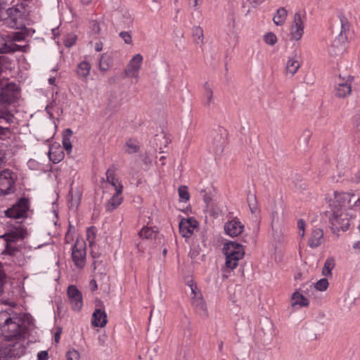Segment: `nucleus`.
<instances>
[{
    "label": "nucleus",
    "instance_id": "nucleus-1",
    "mask_svg": "<svg viewBox=\"0 0 360 360\" xmlns=\"http://www.w3.org/2000/svg\"><path fill=\"white\" fill-rule=\"evenodd\" d=\"M20 96V89L13 82L0 78V119L8 123L13 122V115L8 110V106L14 103Z\"/></svg>",
    "mask_w": 360,
    "mask_h": 360
},
{
    "label": "nucleus",
    "instance_id": "nucleus-2",
    "mask_svg": "<svg viewBox=\"0 0 360 360\" xmlns=\"http://www.w3.org/2000/svg\"><path fill=\"white\" fill-rule=\"evenodd\" d=\"M223 252L226 256V268L231 270L238 266V261L243 259L245 255L243 246L235 242L225 243Z\"/></svg>",
    "mask_w": 360,
    "mask_h": 360
},
{
    "label": "nucleus",
    "instance_id": "nucleus-3",
    "mask_svg": "<svg viewBox=\"0 0 360 360\" xmlns=\"http://www.w3.org/2000/svg\"><path fill=\"white\" fill-rule=\"evenodd\" d=\"M21 13L17 8H6V4L0 1V21H4L8 27L19 29L21 24L18 22Z\"/></svg>",
    "mask_w": 360,
    "mask_h": 360
},
{
    "label": "nucleus",
    "instance_id": "nucleus-4",
    "mask_svg": "<svg viewBox=\"0 0 360 360\" xmlns=\"http://www.w3.org/2000/svg\"><path fill=\"white\" fill-rule=\"evenodd\" d=\"M21 322L22 321L18 318L11 319V321L2 328L3 332L6 333V337L8 339L24 338L27 328Z\"/></svg>",
    "mask_w": 360,
    "mask_h": 360
},
{
    "label": "nucleus",
    "instance_id": "nucleus-5",
    "mask_svg": "<svg viewBox=\"0 0 360 360\" xmlns=\"http://www.w3.org/2000/svg\"><path fill=\"white\" fill-rule=\"evenodd\" d=\"M27 235V231L22 226H15L12 230L8 233H5L0 236V238H4L7 243L6 247V252L9 255H14L17 251L15 248L11 247L9 243L15 242L20 239H23Z\"/></svg>",
    "mask_w": 360,
    "mask_h": 360
},
{
    "label": "nucleus",
    "instance_id": "nucleus-6",
    "mask_svg": "<svg viewBox=\"0 0 360 360\" xmlns=\"http://www.w3.org/2000/svg\"><path fill=\"white\" fill-rule=\"evenodd\" d=\"M86 243L82 239H77L72 248V258L75 266L82 269L86 264Z\"/></svg>",
    "mask_w": 360,
    "mask_h": 360
},
{
    "label": "nucleus",
    "instance_id": "nucleus-7",
    "mask_svg": "<svg viewBox=\"0 0 360 360\" xmlns=\"http://www.w3.org/2000/svg\"><path fill=\"white\" fill-rule=\"evenodd\" d=\"M305 20V13H302L301 12L295 13L290 29V35L294 40L299 41L302 39L304 34Z\"/></svg>",
    "mask_w": 360,
    "mask_h": 360
},
{
    "label": "nucleus",
    "instance_id": "nucleus-8",
    "mask_svg": "<svg viewBox=\"0 0 360 360\" xmlns=\"http://www.w3.org/2000/svg\"><path fill=\"white\" fill-rule=\"evenodd\" d=\"M29 209V200L27 198H21L12 207L8 209L6 212V216L13 219H20L26 217L27 212Z\"/></svg>",
    "mask_w": 360,
    "mask_h": 360
},
{
    "label": "nucleus",
    "instance_id": "nucleus-9",
    "mask_svg": "<svg viewBox=\"0 0 360 360\" xmlns=\"http://www.w3.org/2000/svg\"><path fill=\"white\" fill-rule=\"evenodd\" d=\"M143 58L140 53L134 55L124 70L126 77L138 79Z\"/></svg>",
    "mask_w": 360,
    "mask_h": 360
},
{
    "label": "nucleus",
    "instance_id": "nucleus-10",
    "mask_svg": "<svg viewBox=\"0 0 360 360\" xmlns=\"http://www.w3.org/2000/svg\"><path fill=\"white\" fill-rule=\"evenodd\" d=\"M69 307L75 311H80L83 307L82 292L75 285H69Z\"/></svg>",
    "mask_w": 360,
    "mask_h": 360
},
{
    "label": "nucleus",
    "instance_id": "nucleus-11",
    "mask_svg": "<svg viewBox=\"0 0 360 360\" xmlns=\"http://www.w3.org/2000/svg\"><path fill=\"white\" fill-rule=\"evenodd\" d=\"M14 179L12 172L4 169L0 172V195H5L13 191Z\"/></svg>",
    "mask_w": 360,
    "mask_h": 360
},
{
    "label": "nucleus",
    "instance_id": "nucleus-12",
    "mask_svg": "<svg viewBox=\"0 0 360 360\" xmlns=\"http://www.w3.org/2000/svg\"><path fill=\"white\" fill-rule=\"evenodd\" d=\"M198 226V222L193 217L183 218L179 225V233L184 238H190Z\"/></svg>",
    "mask_w": 360,
    "mask_h": 360
},
{
    "label": "nucleus",
    "instance_id": "nucleus-13",
    "mask_svg": "<svg viewBox=\"0 0 360 360\" xmlns=\"http://www.w3.org/2000/svg\"><path fill=\"white\" fill-rule=\"evenodd\" d=\"M352 79L349 77L347 79L340 77L336 82L335 96L340 98L349 96L352 91Z\"/></svg>",
    "mask_w": 360,
    "mask_h": 360
},
{
    "label": "nucleus",
    "instance_id": "nucleus-14",
    "mask_svg": "<svg viewBox=\"0 0 360 360\" xmlns=\"http://www.w3.org/2000/svg\"><path fill=\"white\" fill-rule=\"evenodd\" d=\"M347 44L348 41L335 37L328 48L329 55L333 58L341 56L346 51Z\"/></svg>",
    "mask_w": 360,
    "mask_h": 360
},
{
    "label": "nucleus",
    "instance_id": "nucleus-15",
    "mask_svg": "<svg viewBox=\"0 0 360 360\" xmlns=\"http://www.w3.org/2000/svg\"><path fill=\"white\" fill-rule=\"evenodd\" d=\"M26 46L15 43L9 44L6 35H0V53H11L15 51H26Z\"/></svg>",
    "mask_w": 360,
    "mask_h": 360
},
{
    "label": "nucleus",
    "instance_id": "nucleus-16",
    "mask_svg": "<svg viewBox=\"0 0 360 360\" xmlns=\"http://www.w3.org/2000/svg\"><path fill=\"white\" fill-rule=\"evenodd\" d=\"M244 229L243 224L237 219L226 222L224 225L225 233L231 237L240 235Z\"/></svg>",
    "mask_w": 360,
    "mask_h": 360
},
{
    "label": "nucleus",
    "instance_id": "nucleus-17",
    "mask_svg": "<svg viewBox=\"0 0 360 360\" xmlns=\"http://www.w3.org/2000/svg\"><path fill=\"white\" fill-rule=\"evenodd\" d=\"M108 322L107 314L104 309H96L92 314L91 325L94 327L103 328Z\"/></svg>",
    "mask_w": 360,
    "mask_h": 360
},
{
    "label": "nucleus",
    "instance_id": "nucleus-18",
    "mask_svg": "<svg viewBox=\"0 0 360 360\" xmlns=\"http://www.w3.org/2000/svg\"><path fill=\"white\" fill-rule=\"evenodd\" d=\"M107 182L111 185L115 192L123 193V186L112 168H109L105 173Z\"/></svg>",
    "mask_w": 360,
    "mask_h": 360
},
{
    "label": "nucleus",
    "instance_id": "nucleus-19",
    "mask_svg": "<svg viewBox=\"0 0 360 360\" xmlns=\"http://www.w3.org/2000/svg\"><path fill=\"white\" fill-rule=\"evenodd\" d=\"M300 58L298 56L295 55L288 57L285 65V74H290L291 76L294 75L300 68Z\"/></svg>",
    "mask_w": 360,
    "mask_h": 360
},
{
    "label": "nucleus",
    "instance_id": "nucleus-20",
    "mask_svg": "<svg viewBox=\"0 0 360 360\" xmlns=\"http://www.w3.org/2000/svg\"><path fill=\"white\" fill-rule=\"evenodd\" d=\"M122 194V193L115 192L111 198L108 200L105 204L106 212H111L116 210L121 205L123 201Z\"/></svg>",
    "mask_w": 360,
    "mask_h": 360
},
{
    "label": "nucleus",
    "instance_id": "nucleus-21",
    "mask_svg": "<svg viewBox=\"0 0 360 360\" xmlns=\"http://www.w3.org/2000/svg\"><path fill=\"white\" fill-rule=\"evenodd\" d=\"M323 241V231L321 229H314L311 233L308 244L312 248L319 247Z\"/></svg>",
    "mask_w": 360,
    "mask_h": 360
},
{
    "label": "nucleus",
    "instance_id": "nucleus-22",
    "mask_svg": "<svg viewBox=\"0 0 360 360\" xmlns=\"http://www.w3.org/2000/svg\"><path fill=\"white\" fill-rule=\"evenodd\" d=\"M339 18L341 24V29L340 34L337 37L340 38V39H342V40L348 41V33L350 29V23L348 19L343 15H340Z\"/></svg>",
    "mask_w": 360,
    "mask_h": 360
},
{
    "label": "nucleus",
    "instance_id": "nucleus-23",
    "mask_svg": "<svg viewBox=\"0 0 360 360\" xmlns=\"http://www.w3.org/2000/svg\"><path fill=\"white\" fill-rule=\"evenodd\" d=\"M191 304L198 313L202 314L206 312V304L202 298V294L192 296Z\"/></svg>",
    "mask_w": 360,
    "mask_h": 360
},
{
    "label": "nucleus",
    "instance_id": "nucleus-24",
    "mask_svg": "<svg viewBox=\"0 0 360 360\" xmlns=\"http://www.w3.org/2000/svg\"><path fill=\"white\" fill-rule=\"evenodd\" d=\"M112 65V56L111 53H104L101 55L99 63L98 68L99 70L102 72L108 71L110 67Z\"/></svg>",
    "mask_w": 360,
    "mask_h": 360
},
{
    "label": "nucleus",
    "instance_id": "nucleus-25",
    "mask_svg": "<svg viewBox=\"0 0 360 360\" xmlns=\"http://www.w3.org/2000/svg\"><path fill=\"white\" fill-rule=\"evenodd\" d=\"M309 302L303 295L299 292H295L291 297V305L293 307H308Z\"/></svg>",
    "mask_w": 360,
    "mask_h": 360
},
{
    "label": "nucleus",
    "instance_id": "nucleus-26",
    "mask_svg": "<svg viewBox=\"0 0 360 360\" xmlns=\"http://www.w3.org/2000/svg\"><path fill=\"white\" fill-rule=\"evenodd\" d=\"M288 11L284 7L279 8L273 18L276 25H283L287 19Z\"/></svg>",
    "mask_w": 360,
    "mask_h": 360
},
{
    "label": "nucleus",
    "instance_id": "nucleus-27",
    "mask_svg": "<svg viewBox=\"0 0 360 360\" xmlns=\"http://www.w3.org/2000/svg\"><path fill=\"white\" fill-rule=\"evenodd\" d=\"M49 159L54 163L60 162L64 158V153L60 148L51 146L49 151Z\"/></svg>",
    "mask_w": 360,
    "mask_h": 360
},
{
    "label": "nucleus",
    "instance_id": "nucleus-28",
    "mask_svg": "<svg viewBox=\"0 0 360 360\" xmlns=\"http://www.w3.org/2000/svg\"><path fill=\"white\" fill-rule=\"evenodd\" d=\"M82 191L80 187L76 188L75 190L72 188L70 203L72 207H77L80 203Z\"/></svg>",
    "mask_w": 360,
    "mask_h": 360
},
{
    "label": "nucleus",
    "instance_id": "nucleus-29",
    "mask_svg": "<svg viewBox=\"0 0 360 360\" xmlns=\"http://www.w3.org/2000/svg\"><path fill=\"white\" fill-rule=\"evenodd\" d=\"M335 259L333 257H328L324 263V266L322 269V274L324 276H331L332 270L335 268Z\"/></svg>",
    "mask_w": 360,
    "mask_h": 360
},
{
    "label": "nucleus",
    "instance_id": "nucleus-30",
    "mask_svg": "<svg viewBox=\"0 0 360 360\" xmlns=\"http://www.w3.org/2000/svg\"><path fill=\"white\" fill-rule=\"evenodd\" d=\"M91 65L89 63L86 61L81 62L77 67V75L81 78H86L89 75Z\"/></svg>",
    "mask_w": 360,
    "mask_h": 360
},
{
    "label": "nucleus",
    "instance_id": "nucleus-31",
    "mask_svg": "<svg viewBox=\"0 0 360 360\" xmlns=\"http://www.w3.org/2000/svg\"><path fill=\"white\" fill-rule=\"evenodd\" d=\"M139 149V142L136 140L129 139L124 145V151L129 154L135 153Z\"/></svg>",
    "mask_w": 360,
    "mask_h": 360
},
{
    "label": "nucleus",
    "instance_id": "nucleus-32",
    "mask_svg": "<svg viewBox=\"0 0 360 360\" xmlns=\"http://www.w3.org/2000/svg\"><path fill=\"white\" fill-rule=\"evenodd\" d=\"M140 238L151 239L155 236V231L151 227L144 226L139 233Z\"/></svg>",
    "mask_w": 360,
    "mask_h": 360
},
{
    "label": "nucleus",
    "instance_id": "nucleus-33",
    "mask_svg": "<svg viewBox=\"0 0 360 360\" xmlns=\"http://www.w3.org/2000/svg\"><path fill=\"white\" fill-rule=\"evenodd\" d=\"M96 231L97 230L94 226L89 227L86 229V240L88 241L89 245L91 248H92L95 244Z\"/></svg>",
    "mask_w": 360,
    "mask_h": 360
},
{
    "label": "nucleus",
    "instance_id": "nucleus-34",
    "mask_svg": "<svg viewBox=\"0 0 360 360\" xmlns=\"http://www.w3.org/2000/svg\"><path fill=\"white\" fill-rule=\"evenodd\" d=\"M179 198L181 201L186 202L190 199V194L188 191V187L186 186H180L178 189Z\"/></svg>",
    "mask_w": 360,
    "mask_h": 360
},
{
    "label": "nucleus",
    "instance_id": "nucleus-35",
    "mask_svg": "<svg viewBox=\"0 0 360 360\" xmlns=\"http://www.w3.org/2000/svg\"><path fill=\"white\" fill-rule=\"evenodd\" d=\"M9 44L14 43V41H20L25 37V34L22 32H14L11 34L6 35Z\"/></svg>",
    "mask_w": 360,
    "mask_h": 360
},
{
    "label": "nucleus",
    "instance_id": "nucleus-36",
    "mask_svg": "<svg viewBox=\"0 0 360 360\" xmlns=\"http://www.w3.org/2000/svg\"><path fill=\"white\" fill-rule=\"evenodd\" d=\"M203 99L206 105H210L213 101V92L209 86L205 88Z\"/></svg>",
    "mask_w": 360,
    "mask_h": 360
},
{
    "label": "nucleus",
    "instance_id": "nucleus-37",
    "mask_svg": "<svg viewBox=\"0 0 360 360\" xmlns=\"http://www.w3.org/2000/svg\"><path fill=\"white\" fill-rule=\"evenodd\" d=\"M264 41L266 44L274 46L277 42L278 39L274 33L269 32L264 36Z\"/></svg>",
    "mask_w": 360,
    "mask_h": 360
},
{
    "label": "nucleus",
    "instance_id": "nucleus-38",
    "mask_svg": "<svg viewBox=\"0 0 360 360\" xmlns=\"http://www.w3.org/2000/svg\"><path fill=\"white\" fill-rule=\"evenodd\" d=\"M11 317L9 314L6 311H0V327L4 328L5 325H6L11 320Z\"/></svg>",
    "mask_w": 360,
    "mask_h": 360
},
{
    "label": "nucleus",
    "instance_id": "nucleus-39",
    "mask_svg": "<svg viewBox=\"0 0 360 360\" xmlns=\"http://www.w3.org/2000/svg\"><path fill=\"white\" fill-rule=\"evenodd\" d=\"M329 283L327 278H321L315 283V288L319 291H325L328 288Z\"/></svg>",
    "mask_w": 360,
    "mask_h": 360
},
{
    "label": "nucleus",
    "instance_id": "nucleus-40",
    "mask_svg": "<svg viewBox=\"0 0 360 360\" xmlns=\"http://www.w3.org/2000/svg\"><path fill=\"white\" fill-rule=\"evenodd\" d=\"M89 29L92 34H99L101 32V25L98 21L92 20L89 22Z\"/></svg>",
    "mask_w": 360,
    "mask_h": 360
},
{
    "label": "nucleus",
    "instance_id": "nucleus-41",
    "mask_svg": "<svg viewBox=\"0 0 360 360\" xmlns=\"http://www.w3.org/2000/svg\"><path fill=\"white\" fill-rule=\"evenodd\" d=\"M193 35L195 37L197 43H202L203 41V31L201 27H197L193 30Z\"/></svg>",
    "mask_w": 360,
    "mask_h": 360
},
{
    "label": "nucleus",
    "instance_id": "nucleus-42",
    "mask_svg": "<svg viewBox=\"0 0 360 360\" xmlns=\"http://www.w3.org/2000/svg\"><path fill=\"white\" fill-rule=\"evenodd\" d=\"M6 274L2 269V265L0 263V295L4 292V284L6 283Z\"/></svg>",
    "mask_w": 360,
    "mask_h": 360
},
{
    "label": "nucleus",
    "instance_id": "nucleus-43",
    "mask_svg": "<svg viewBox=\"0 0 360 360\" xmlns=\"http://www.w3.org/2000/svg\"><path fill=\"white\" fill-rule=\"evenodd\" d=\"M202 199L205 204L207 205V207H209L210 203L212 201V194L210 192H207L205 190H203L201 191Z\"/></svg>",
    "mask_w": 360,
    "mask_h": 360
},
{
    "label": "nucleus",
    "instance_id": "nucleus-44",
    "mask_svg": "<svg viewBox=\"0 0 360 360\" xmlns=\"http://www.w3.org/2000/svg\"><path fill=\"white\" fill-rule=\"evenodd\" d=\"M305 226H306V224H305V221L300 219L297 221V228H298V230H299V235L301 236V237H304V234H305Z\"/></svg>",
    "mask_w": 360,
    "mask_h": 360
},
{
    "label": "nucleus",
    "instance_id": "nucleus-45",
    "mask_svg": "<svg viewBox=\"0 0 360 360\" xmlns=\"http://www.w3.org/2000/svg\"><path fill=\"white\" fill-rule=\"evenodd\" d=\"M120 37L124 40V41L127 44H131L132 43L131 35L128 32H121L120 33Z\"/></svg>",
    "mask_w": 360,
    "mask_h": 360
},
{
    "label": "nucleus",
    "instance_id": "nucleus-46",
    "mask_svg": "<svg viewBox=\"0 0 360 360\" xmlns=\"http://www.w3.org/2000/svg\"><path fill=\"white\" fill-rule=\"evenodd\" d=\"M69 360H81V357L77 351L69 350Z\"/></svg>",
    "mask_w": 360,
    "mask_h": 360
},
{
    "label": "nucleus",
    "instance_id": "nucleus-47",
    "mask_svg": "<svg viewBox=\"0 0 360 360\" xmlns=\"http://www.w3.org/2000/svg\"><path fill=\"white\" fill-rule=\"evenodd\" d=\"M189 287L191 291V297L197 295L198 294H201L200 291L198 290L196 283L192 282L189 284Z\"/></svg>",
    "mask_w": 360,
    "mask_h": 360
},
{
    "label": "nucleus",
    "instance_id": "nucleus-48",
    "mask_svg": "<svg viewBox=\"0 0 360 360\" xmlns=\"http://www.w3.org/2000/svg\"><path fill=\"white\" fill-rule=\"evenodd\" d=\"M37 358L38 360H48V352L46 351L40 352L38 353Z\"/></svg>",
    "mask_w": 360,
    "mask_h": 360
},
{
    "label": "nucleus",
    "instance_id": "nucleus-49",
    "mask_svg": "<svg viewBox=\"0 0 360 360\" xmlns=\"http://www.w3.org/2000/svg\"><path fill=\"white\" fill-rule=\"evenodd\" d=\"M66 133H68V129L64 131L63 145L65 150L68 151V135L65 134Z\"/></svg>",
    "mask_w": 360,
    "mask_h": 360
},
{
    "label": "nucleus",
    "instance_id": "nucleus-50",
    "mask_svg": "<svg viewBox=\"0 0 360 360\" xmlns=\"http://www.w3.org/2000/svg\"><path fill=\"white\" fill-rule=\"evenodd\" d=\"M265 1L266 0H249V2L252 7L255 8L259 5L262 4V3H264Z\"/></svg>",
    "mask_w": 360,
    "mask_h": 360
},
{
    "label": "nucleus",
    "instance_id": "nucleus-51",
    "mask_svg": "<svg viewBox=\"0 0 360 360\" xmlns=\"http://www.w3.org/2000/svg\"><path fill=\"white\" fill-rule=\"evenodd\" d=\"M352 248L356 253H360V240L355 241L352 245Z\"/></svg>",
    "mask_w": 360,
    "mask_h": 360
},
{
    "label": "nucleus",
    "instance_id": "nucleus-52",
    "mask_svg": "<svg viewBox=\"0 0 360 360\" xmlns=\"http://www.w3.org/2000/svg\"><path fill=\"white\" fill-rule=\"evenodd\" d=\"M77 39V37L75 34H69V47H70L75 43Z\"/></svg>",
    "mask_w": 360,
    "mask_h": 360
},
{
    "label": "nucleus",
    "instance_id": "nucleus-53",
    "mask_svg": "<svg viewBox=\"0 0 360 360\" xmlns=\"http://www.w3.org/2000/svg\"><path fill=\"white\" fill-rule=\"evenodd\" d=\"M94 49L96 51H101L103 49V43L101 41H97L95 43Z\"/></svg>",
    "mask_w": 360,
    "mask_h": 360
},
{
    "label": "nucleus",
    "instance_id": "nucleus-54",
    "mask_svg": "<svg viewBox=\"0 0 360 360\" xmlns=\"http://www.w3.org/2000/svg\"><path fill=\"white\" fill-rule=\"evenodd\" d=\"M7 58L4 56H0V72L2 71L4 66L6 64Z\"/></svg>",
    "mask_w": 360,
    "mask_h": 360
},
{
    "label": "nucleus",
    "instance_id": "nucleus-55",
    "mask_svg": "<svg viewBox=\"0 0 360 360\" xmlns=\"http://www.w3.org/2000/svg\"><path fill=\"white\" fill-rule=\"evenodd\" d=\"M353 181L355 183H360V169L354 174V177L353 178Z\"/></svg>",
    "mask_w": 360,
    "mask_h": 360
},
{
    "label": "nucleus",
    "instance_id": "nucleus-56",
    "mask_svg": "<svg viewBox=\"0 0 360 360\" xmlns=\"http://www.w3.org/2000/svg\"><path fill=\"white\" fill-rule=\"evenodd\" d=\"M5 159V154L2 151V150L0 149V168L2 167L3 163L4 162Z\"/></svg>",
    "mask_w": 360,
    "mask_h": 360
},
{
    "label": "nucleus",
    "instance_id": "nucleus-57",
    "mask_svg": "<svg viewBox=\"0 0 360 360\" xmlns=\"http://www.w3.org/2000/svg\"><path fill=\"white\" fill-rule=\"evenodd\" d=\"M90 286L91 288V290L94 291L97 289V284L96 281L95 280H91L90 282Z\"/></svg>",
    "mask_w": 360,
    "mask_h": 360
},
{
    "label": "nucleus",
    "instance_id": "nucleus-58",
    "mask_svg": "<svg viewBox=\"0 0 360 360\" xmlns=\"http://www.w3.org/2000/svg\"><path fill=\"white\" fill-rule=\"evenodd\" d=\"M61 333V330H58L56 333H55V335H54V339H55V342H59V339H60V335Z\"/></svg>",
    "mask_w": 360,
    "mask_h": 360
},
{
    "label": "nucleus",
    "instance_id": "nucleus-59",
    "mask_svg": "<svg viewBox=\"0 0 360 360\" xmlns=\"http://www.w3.org/2000/svg\"><path fill=\"white\" fill-rule=\"evenodd\" d=\"M8 131L7 127H0V135H5L6 132Z\"/></svg>",
    "mask_w": 360,
    "mask_h": 360
},
{
    "label": "nucleus",
    "instance_id": "nucleus-60",
    "mask_svg": "<svg viewBox=\"0 0 360 360\" xmlns=\"http://www.w3.org/2000/svg\"><path fill=\"white\" fill-rule=\"evenodd\" d=\"M92 0H81L82 3L84 5H88Z\"/></svg>",
    "mask_w": 360,
    "mask_h": 360
},
{
    "label": "nucleus",
    "instance_id": "nucleus-61",
    "mask_svg": "<svg viewBox=\"0 0 360 360\" xmlns=\"http://www.w3.org/2000/svg\"><path fill=\"white\" fill-rule=\"evenodd\" d=\"M143 162H144L145 164H146V165H147V164L150 163V162H151V161L149 160V158H145L143 160Z\"/></svg>",
    "mask_w": 360,
    "mask_h": 360
},
{
    "label": "nucleus",
    "instance_id": "nucleus-62",
    "mask_svg": "<svg viewBox=\"0 0 360 360\" xmlns=\"http://www.w3.org/2000/svg\"><path fill=\"white\" fill-rule=\"evenodd\" d=\"M49 82L51 84H53L54 82H55V78L54 77H51L49 78Z\"/></svg>",
    "mask_w": 360,
    "mask_h": 360
},
{
    "label": "nucleus",
    "instance_id": "nucleus-63",
    "mask_svg": "<svg viewBox=\"0 0 360 360\" xmlns=\"http://www.w3.org/2000/svg\"><path fill=\"white\" fill-rule=\"evenodd\" d=\"M0 360H7V358L6 356H2L1 354H0Z\"/></svg>",
    "mask_w": 360,
    "mask_h": 360
},
{
    "label": "nucleus",
    "instance_id": "nucleus-64",
    "mask_svg": "<svg viewBox=\"0 0 360 360\" xmlns=\"http://www.w3.org/2000/svg\"><path fill=\"white\" fill-rule=\"evenodd\" d=\"M193 6H197L198 4V0H193Z\"/></svg>",
    "mask_w": 360,
    "mask_h": 360
}]
</instances>
